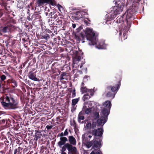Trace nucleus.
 I'll use <instances>...</instances> for the list:
<instances>
[{
    "mask_svg": "<svg viewBox=\"0 0 154 154\" xmlns=\"http://www.w3.org/2000/svg\"><path fill=\"white\" fill-rule=\"evenodd\" d=\"M84 119V117L83 115H78V121L79 122H81V120H83Z\"/></svg>",
    "mask_w": 154,
    "mask_h": 154,
    "instance_id": "obj_38",
    "label": "nucleus"
},
{
    "mask_svg": "<svg viewBox=\"0 0 154 154\" xmlns=\"http://www.w3.org/2000/svg\"><path fill=\"white\" fill-rule=\"evenodd\" d=\"M103 105L104 107H106L107 108V109H109V110H110V109L111 107V101L109 100L106 101Z\"/></svg>",
    "mask_w": 154,
    "mask_h": 154,
    "instance_id": "obj_21",
    "label": "nucleus"
},
{
    "mask_svg": "<svg viewBox=\"0 0 154 154\" xmlns=\"http://www.w3.org/2000/svg\"><path fill=\"white\" fill-rule=\"evenodd\" d=\"M89 90V89L87 88L86 87L82 88H80L81 92L82 94L88 92Z\"/></svg>",
    "mask_w": 154,
    "mask_h": 154,
    "instance_id": "obj_33",
    "label": "nucleus"
},
{
    "mask_svg": "<svg viewBox=\"0 0 154 154\" xmlns=\"http://www.w3.org/2000/svg\"><path fill=\"white\" fill-rule=\"evenodd\" d=\"M133 14V12L131 9H128L125 13L123 15V16L125 17V21L127 23V27L129 28L131 25V21L130 19L131 18Z\"/></svg>",
    "mask_w": 154,
    "mask_h": 154,
    "instance_id": "obj_5",
    "label": "nucleus"
},
{
    "mask_svg": "<svg viewBox=\"0 0 154 154\" xmlns=\"http://www.w3.org/2000/svg\"><path fill=\"white\" fill-rule=\"evenodd\" d=\"M85 87L84 83L83 82H82L81 84V87L80 88H82Z\"/></svg>",
    "mask_w": 154,
    "mask_h": 154,
    "instance_id": "obj_58",
    "label": "nucleus"
},
{
    "mask_svg": "<svg viewBox=\"0 0 154 154\" xmlns=\"http://www.w3.org/2000/svg\"><path fill=\"white\" fill-rule=\"evenodd\" d=\"M85 114V113L84 110H83V108L82 111H81L79 113V115H82Z\"/></svg>",
    "mask_w": 154,
    "mask_h": 154,
    "instance_id": "obj_51",
    "label": "nucleus"
},
{
    "mask_svg": "<svg viewBox=\"0 0 154 154\" xmlns=\"http://www.w3.org/2000/svg\"><path fill=\"white\" fill-rule=\"evenodd\" d=\"M72 97L73 98L75 97L76 96L75 89L74 88L72 92Z\"/></svg>",
    "mask_w": 154,
    "mask_h": 154,
    "instance_id": "obj_48",
    "label": "nucleus"
},
{
    "mask_svg": "<svg viewBox=\"0 0 154 154\" xmlns=\"http://www.w3.org/2000/svg\"><path fill=\"white\" fill-rule=\"evenodd\" d=\"M83 54L82 51H75L74 52V56L73 57V61L74 63H75V62L79 61L81 60Z\"/></svg>",
    "mask_w": 154,
    "mask_h": 154,
    "instance_id": "obj_9",
    "label": "nucleus"
},
{
    "mask_svg": "<svg viewBox=\"0 0 154 154\" xmlns=\"http://www.w3.org/2000/svg\"><path fill=\"white\" fill-rule=\"evenodd\" d=\"M54 35V34L52 33L49 29H44L42 30V33L40 34V36L42 37V38L48 41L50 38V35Z\"/></svg>",
    "mask_w": 154,
    "mask_h": 154,
    "instance_id": "obj_7",
    "label": "nucleus"
},
{
    "mask_svg": "<svg viewBox=\"0 0 154 154\" xmlns=\"http://www.w3.org/2000/svg\"><path fill=\"white\" fill-rule=\"evenodd\" d=\"M5 151L4 150H1L0 151V154H5Z\"/></svg>",
    "mask_w": 154,
    "mask_h": 154,
    "instance_id": "obj_63",
    "label": "nucleus"
},
{
    "mask_svg": "<svg viewBox=\"0 0 154 154\" xmlns=\"http://www.w3.org/2000/svg\"><path fill=\"white\" fill-rule=\"evenodd\" d=\"M60 40V36H58V37H57L56 38H54L53 42L54 43V44H56V43H57V41L58 40Z\"/></svg>",
    "mask_w": 154,
    "mask_h": 154,
    "instance_id": "obj_43",
    "label": "nucleus"
},
{
    "mask_svg": "<svg viewBox=\"0 0 154 154\" xmlns=\"http://www.w3.org/2000/svg\"><path fill=\"white\" fill-rule=\"evenodd\" d=\"M6 0H0V4H2L3 5H4V2Z\"/></svg>",
    "mask_w": 154,
    "mask_h": 154,
    "instance_id": "obj_59",
    "label": "nucleus"
},
{
    "mask_svg": "<svg viewBox=\"0 0 154 154\" xmlns=\"http://www.w3.org/2000/svg\"><path fill=\"white\" fill-rule=\"evenodd\" d=\"M11 120L9 119H6V121L5 122V128H7L9 127L11 125Z\"/></svg>",
    "mask_w": 154,
    "mask_h": 154,
    "instance_id": "obj_32",
    "label": "nucleus"
},
{
    "mask_svg": "<svg viewBox=\"0 0 154 154\" xmlns=\"http://www.w3.org/2000/svg\"><path fill=\"white\" fill-rule=\"evenodd\" d=\"M96 126L97 122H93L91 124V128L93 129H94L96 127Z\"/></svg>",
    "mask_w": 154,
    "mask_h": 154,
    "instance_id": "obj_45",
    "label": "nucleus"
},
{
    "mask_svg": "<svg viewBox=\"0 0 154 154\" xmlns=\"http://www.w3.org/2000/svg\"><path fill=\"white\" fill-rule=\"evenodd\" d=\"M8 22L9 23L8 24H15L16 23V20L13 19H11L9 20Z\"/></svg>",
    "mask_w": 154,
    "mask_h": 154,
    "instance_id": "obj_46",
    "label": "nucleus"
},
{
    "mask_svg": "<svg viewBox=\"0 0 154 154\" xmlns=\"http://www.w3.org/2000/svg\"><path fill=\"white\" fill-rule=\"evenodd\" d=\"M66 150L65 149H61V154H67L65 152Z\"/></svg>",
    "mask_w": 154,
    "mask_h": 154,
    "instance_id": "obj_57",
    "label": "nucleus"
},
{
    "mask_svg": "<svg viewBox=\"0 0 154 154\" xmlns=\"http://www.w3.org/2000/svg\"><path fill=\"white\" fill-rule=\"evenodd\" d=\"M2 57V58L0 57V65L3 66L6 64L5 63L6 60L4 59V56Z\"/></svg>",
    "mask_w": 154,
    "mask_h": 154,
    "instance_id": "obj_31",
    "label": "nucleus"
},
{
    "mask_svg": "<svg viewBox=\"0 0 154 154\" xmlns=\"http://www.w3.org/2000/svg\"><path fill=\"white\" fill-rule=\"evenodd\" d=\"M64 133L63 132L59 134V136L60 137V138L66 137H64Z\"/></svg>",
    "mask_w": 154,
    "mask_h": 154,
    "instance_id": "obj_56",
    "label": "nucleus"
},
{
    "mask_svg": "<svg viewBox=\"0 0 154 154\" xmlns=\"http://www.w3.org/2000/svg\"><path fill=\"white\" fill-rule=\"evenodd\" d=\"M11 82V86L13 88H15L17 86V83L14 79H12Z\"/></svg>",
    "mask_w": 154,
    "mask_h": 154,
    "instance_id": "obj_29",
    "label": "nucleus"
},
{
    "mask_svg": "<svg viewBox=\"0 0 154 154\" xmlns=\"http://www.w3.org/2000/svg\"><path fill=\"white\" fill-rule=\"evenodd\" d=\"M103 132V129L101 128H98L97 129H94L92 130V134L93 135H94V137H98V139L100 137L102 138V135Z\"/></svg>",
    "mask_w": 154,
    "mask_h": 154,
    "instance_id": "obj_11",
    "label": "nucleus"
},
{
    "mask_svg": "<svg viewBox=\"0 0 154 154\" xmlns=\"http://www.w3.org/2000/svg\"><path fill=\"white\" fill-rule=\"evenodd\" d=\"M116 94V93H114L113 92V93L109 92L106 94V96L107 97H112L113 98L114 97Z\"/></svg>",
    "mask_w": 154,
    "mask_h": 154,
    "instance_id": "obj_27",
    "label": "nucleus"
},
{
    "mask_svg": "<svg viewBox=\"0 0 154 154\" xmlns=\"http://www.w3.org/2000/svg\"><path fill=\"white\" fill-rule=\"evenodd\" d=\"M56 21L57 22V23H58L59 24H61V23H62V20H59L58 19H57L56 20Z\"/></svg>",
    "mask_w": 154,
    "mask_h": 154,
    "instance_id": "obj_54",
    "label": "nucleus"
},
{
    "mask_svg": "<svg viewBox=\"0 0 154 154\" xmlns=\"http://www.w3.org/2000/svg\"><path fill=\"white\" fill-rule=\"evenodd\" d=\"M28 77L29 79L35 81H39L40 80L36 77V72H34L33 69L29 72Z\"/></svg>",
    "mask_w": 154,
    "mask_h": 154,
    "instance_id": "obj_16",
    "label": "nucleus"
},
{
    "mask_svg": "<svg viewBox=\"0 0 154 154\" xmlns=\"http://www.w3.org/2000/svg\"><path fill=\"white\" fill-rule=\"evenodd\" d=\"M110 110L109 109L106 108H103L102 110L101 116L105 118L106 117L107 118L108 115L109 113Z\"/></svg>",
    "mask_w": 154,
    "mask_h": 154,
    "instance_id": "obj_19",
    "label": "nucleus"
},
{
    "mask_svg": "<svg viewBox=\"0 0 154 154\" xmlns=\"http://www.w3.org/2000/svg\"><path fill=\"white\" fill-rule=\"evenodd\" d=\"M94 91L93 89H89V90L88 91V92L90 93V94L91 96H93L94 95Z\"/></svg>",
    "mask_w": 154,
    "mask_h": 154,
    "instance_id": "obj_47",
    "label": "nucleus"
},
{
    "mask_svg": "<svg viewBox=\"0 0 154 154\" xmlns=\"http://www.w3.org/2000/svg\"><path fill=\"white\" fill-rule=\"evenodd\" d=\"M86 128L87 129H90L91 128V124L90 122H87L86 125Z\"/></svg>",
    "mask_w": 154,
    "mask_h": 154,
    "instance_id": "obj_41",
    "label": "nucleus"
},
{
    "mask_svg": "<svg viewBox=\"0 0 154 154\" xmlns=\"http://www.w3.org/2000/svg\"><path fill=\"white\" fill-rule=\"evenodd\" d=\"M67 149L68 154H79L77 148L75 146L69 147Z\"/></svg>",
    "mask_w": 154,
    "mask_h": 154,
    "instance_id": "obj_17",
    "label": "nucleus"
},
{
    "mask_svg": "<svg viewBox=\"0 0 154 154\" xmlns=\"http://www.w3.org/2000/svg\"><path fill=\"white\" fill-rule=\"evenodd\" d=\"M83 110H84L85 114H88L91 112V108L90 107L87 108L86 106H83Z\"/></svg>",
    "mask_w": 154,
    "mask_h": 154,
    "instance_id": "obj_24",
    "label": "nucleus"
},
{
    "mask_svg": "<svg viewBox=\"0 0 154 154\" xmlns=\"http://www.w3.org/2000/svg\"><path fill=\"white\" fill-rule=\"evenodd\" d=\"M93 140L91 141L87 142L86 144V146L88 148L91 147V146H93Z\"/></svg>",
    "mask_w": 154,
    "mask_h": 154,
    "instance_id": "obj_36",
    "label": "nucleus"
},
{
    "mask_svg": "<svg viewBox=\"0 0 154 154\" xmlns=\"http://www.w3.org/2000/svg\"><path fill=\"white\" fill-rule=\"evenodd\" d=\"M6 136L7 137V139L9 140L10 141V145L11 144L12 142L13 141V139L16 140L15 137H16V134L15 133H14L13 132L11 131H8L7 133H6Z\"/></svg>",
    "mask_w": 154,
    "mask_h": 154,
    "instance_id": "obj_14",
    "label": "nucleus"
},
{
    "mask_svg": "<svg viewBox=\"0 0 154 154\" xmlns=\"http://www.w3.org/2000/svg\"><path fill=\"white\" fill-rule=\"evenodd\" d=\"M33 131H29V133H28V135L29 136H32L33 135Z\"/></svg>",
    "mask_w": 154,
    "mask_h": 154,
    "instance_id": "obj_55",
    "label": "nucleus"
},
{
    "mask_svg": "<svg viewBox=\"0 0 154 154\" xmlns=\"http://www.w3.org/2000/svg\"><path fill=\"white\" fill-rule=\"evenodd\" d=\"M66 74L67 73L65 72H62L60 76V80H63V79H65L66 77L67 76Z\"/></svg>",
    "mask_w": 154,
    "mask_h": 154,
    "instance_id": "obj_28",
    "label": "nucleus"
},
{
    "mask_svg": "<svg viewBox=\"0 0 154 154\" xmlns=\"http://www.w3.org/2000/svg\"><path fill=\"white\" fill-rule=\"evenodd\" d=\"M102 140V138L100 137L98 139V137H94L93 140V145L92 149L95 148H100L101 146V142Z\"/></svg>",
    "mask_w": 154,
    "mask_h": 154,
    "instance_id": "obj_8",
    "label": "nucleus"
},
{
    "mask_svg": "<svg viewBox=\"0 0 154 154\" xmlns=\"http://www.w3.org/2000/svg\"><path fill=\"white\" fill-rule=\"evenodd\" d=\"M94 119H97L99 118V113L98 112H95L94 116Z\"/></svg>",
    "mask_w": 154,
    "mask_h": 154,
    "instance_id": "obj_44",
    "label": "nucleus"
},
{
    "mask_svg": "<svg viewBox=\"0 0 154 154\" xmlns=\"http://www.w3.org/2000/svg\"><path fill=\"white\" fill-rule=\"evenodd\" d=\"M68 141L69 143H67L66 144L69 147L73 146H75L76 143V141L75 139L73 136H69L68 137Z\"/></svg>",
    "mask_w": 154,
    "mask_h": 154,
    "instance_id": "obj_13",
    "label": "nucleus"
},
{
    "mask_svg": "<svg viewBox=\"0 0 154 154\" xmlns=\"http://www.w3.org/2000/svg\"><path fill=\"white\" fill-rule=\"evenodd\" d=\"M14 28V26L11 24H8L4 27L1 30L3 33H6L11 32L12 29Z\"/></svg>",
    "mask_w": 154,
    "mask_h": 154,
    "instance_id": "obj_15",
    "label": "nucleus"
},
{
    "mask_svg": "<svg viewBox=\"0 0 154 154\" xmlns=\"http://www.w3.org/2000/svg\"><path fill=\"white\" fill-rule=\"evenodd\" d=\"M4 5H2V4H0L1 6L2 7V8L4 9L7 12H6L9 13L11 12V10L10 8V7L9 6H7V3L6 2V1L4 2Z\"/></svg>",
    "mask_w": 154,
    "mask_h": 154,
    "instance_id": "obj_20",
    "label": "nucleus"
},
{
    "mask_svg": "<svg viewBox=\"0 0 154 154\" xmlns=\"http://www.w3.org/2000/svg\"><path fill=\"white\" fill-rule=\"evenodd\" d=\"M35 135L39 139L42 136V134L40 132H37L35 133Z\"/></svg>",
    "mask_w": 154,
    "mask_h": 154,
    "instance_id": "obj_40",
    "label": "nucleus"
},
{
    "mask_svg": "<svg viewBox=\"0 0 154 154\" xmlns=\"http://www.w3.org/2000/svg\"><path fill=\"white\" fill-rule=\"evenodd\" d=\"M116 78H117L116 81L117 82L116 84L112 86H107L106 88V90L109 91L111 90L112 92L114 93H115L116 94L120 86L122 78L121 76L118 75L116 76Z\"/></svg>",
    "mask_w": 154,
    "mask_h": 154,
    "instance_id": "obj_4",
    "label": "nucleus"
},
{
    "mask_svg": "<svg viewBox=\"0 0 154 154\" xmlns=\"http://www.w3.org/2000/svg\"><path fill=\"white\" fill-rule=\"evenodd\" d=\"M0 139L2 142H4L6 146H8L10 145V142L7 139L6 133L5 132L3 131L1 133Z\"/></svg>",
    "mask_w": 154,
    "mask_h": 154,
    "instance_id": "obj_12",
    "label": "nucleus"
},
{
    "mask_svg": "<svg viewBox=\"0 0 154 154\" xmlns=\"http://www.w3.org/2000/svg\"><path fill=\"white\" fill-rule=\"evenodd\" d=\"M117 3L118 5L116 7H114V9L115 11L113 13L111 14H108L106 15V16L107 17V20L106 22V24H108L107 23L109 21L113 20L116 17L117 15L120 14L123 10V7L125 6V0H119Z\"/></svg>",
    "mask_w": 154,
    "mask_h": 154,
    "instance_id": "obj_3",
    "label": "nucleus"
},
{
    "mask_svg": "<svg viewBox=\"0 0 154 154\" xmlns=\"http://www.w3.org/2000/svg\"><path fill=\"white\" fill-rule=\"evenodd\" d=\"M11 79H8L7 80V82L8 84L9 85L10 83H11Z\"/></svg>",
    "mask_w": 154,
    "mask_h": 154,
    "instance_id": "obj_64",
    "label": "nucleus"
},
{
    "mask_svg": "<svg viewBox=\"0 0 154 154\" xmlns=\"http://www.w3.org/2000/svg\"><path fill=\"white\" fill-rule=\"evenodd\" d=\"M87 19L86 20L85 19L84 20V22L86 24V25L87 26H90L91 24V20H89V18H86Z\"/></svg>",
    "mask_w": 154,
    "mask_h": 154,
    "instance_id": "obj_34",
    "label": "nucleus"
},
{
    "mask_svg": "<svg viewBox=\"0 0 154 154\" xmlns=\"http://www.w3.org/2000/svg\"><path fill=\"white\" fill-rule=\"evenodd\" d=\"M23 149V148L20 146L15 149L14 150V154H21Z\"/></svg>",
    "mask_w": 154,
    "mask_h": 154,
    "instance_id": "obj_22",
    "label": "nucleus"
},
{
    "mask_svg": "<svg viewBox=\"0 0 154 154\" xmlns=\"http://www.w3.org/2000/svg\"><path fill=\"white\" fill-rule=\"evenodd\" d=\"M7 119H4L0 122V124H5V123Z\"/></svg>",
    "mask_w": 154,
    "mask_h": 154,
    "instance_id": "obj_52",
    "label": "nucleus"
},
{
    "mask_svg": "<svg viewBox=\"0 0 154 154\" xmlns=\"http://www.w3.org/2000/svg\"><path fill=\"white\" fill-rule=\"evenodd\" d=\"M68 141V139L66 137L60 138V140L57 143V146L61 148V149L66 150L69 147L68 146L66 145L67 143H66Z\"/></svg>",
    "mask_w": 154,
    "mask_h": 154,
    "instance_id": "obj_6",
    "label": "nucleus"
},
{
    "mask_svg": "<svg viewBox=\"0 0 154 154\" xmlns=\"http://www.w3.org/2000/svg\"><path fill=\"white\" fill-rule=\"evenodd\" d=\"M87 15L86 13L83 11H78L74 14V16L72 17L74 19L76 20H79L81 18L86 17L85 15Z\"/></svg>",
    "mask_w": 154,
    "mask_h": 154,
    "instance_id": "obj_10",
    "label": "nucleus"
},
{
    "mask_svg": "<svg viewBox=\"0 0 154 154\" xmlns=\"http://www.w3.org/2000/svg\"><path fill=\"white\" fill-rule=\"evenodd\" d=\"M79 100V97L72 99V105L74 106L77 103Z\"/></svg>",
    "mask_w": 154,
    "mask_h": 154,
    "instance_id": "obj_30",
    "label": "nucleus"
},
{
    "mask_svg": "<svg viewBox=\"0 0 154 154\" xmlns=\"http://www.w3.org/2000/svg\"><path fill=\"white\" fill-rule=\"evenodd\" d=\"M23 154H33V151H29V152H27L28 149H24L23 150Z\"/></svg>",
    "mask_w": 154,
    "mask_h": 154,
    "instance_id": "obj_37",
    "label": "nucleus"
},
{
    "mask_svg": "<svg viewBox=\"0 0 154 154\" xmlns=\"http://www.w3.org/2000/svg\"><path fill=\"white\" fill-rule=\"evenodd\" d=\"M35 137L34 138V139L33 140H33V141H35V142H37V140L38 138H37V137H36L35 135Z\"/></svg>",
    "mask_w": 154,
    "mask_h": 154,
    "instance_id": "obj_61",
    "label": "nucleus"
},
{
    "mask_svg": "<svg viewBox=\"0 0 154 154\" xmlns=\"http://www.w3.org/2000/svg\"><path fill=\"white\" fill-rule=\"evenodd\" d=\"M53 126L52 125H47L46 126L45 130L48 132L49 131V130L52 128Z\"/></svg>",
    "mask_w": 154,
    "mask_h": 154,
    "instance_id": "obj_39",
    "label": "nucleus"
},
{
    "mask_svg": "<svg viewBox=\"0 0 154 154\" xmlns=\"http://www.w3.org/2000/svg\"><path fill=\"white\" fill-rule=\"evenodd\" d=\"M61 117L59 116L57 117V122H61V119H60V118Z\"/></svg>",
    "mask_w": 154,
    "mask_h": 154,
    "instance_id": "obj_60",
    "label": "nucleus"
},
{
    "mask_svg": "<svg viewBox=\"0 0 154 154\" xmlns=\"http://www.w3.org/2000/svg\"><path fill=\"white\" fill-rule=\"evenodd\" d=\"M30 145L32 146L33 148H35L37 146V142L33 141L32 139L30 141Z\"/></svg>",
    "mask_w": 154,
    "mask_h": 154,
    "instance_id": "obj_26",
    "label": "nucleus"
},
{
    "mask_svg": "<svg viewBox=\"0 0 154 154\" xmlns=\"http://www.w3.org/2000/svg\"><path fill=\"white\" fill-rule=\"evenodd\" d=\"M20 125L19 124H17L16 125H15L13 127L14 130L16 131H17L20 128Z\"/></svg>",
    "mask_w": 154,
    "mask_h": 154,
    "instance_id": "obj_42",
    "label": "nucleus"
},
{
    "mask_svg": "<svg viewBox=\"0 0 154 154\" xmlns=\"http://www.w3.org/2000/svg\"><path fill=\"white\" fill-rule=\"evenodd\" d=\"M69 133L67 129L65 130L64 133V135L65 136H67L68 134Z\"/></svg>",
    "mask_w": 154,
    "mask_h": 154,
    "instance_id": "obj_50",
    "label": "nucleus"
},
{
    "mask_svg": "<svg viewBox=\"0 0 154 154\" xmlns=\"http://www.w3.org/2000/svg\"><path fill=\"white\" fill-rule=\"evenodd\" d=\"M82 29V28L81 27H79L78 28L76 29L77 32H79L80 30Z\"/></svg>",
    "mask_w": 154,
    "mask_h": 154,
    "instance_id": "obj_62",
    "label": "nucleus"
},
{
    "mask_svg": "<svg viewBox=\"0 0 154 154\" xmlns=\"http://www.w3.org/2000/svg\"><path fill=\"white\" fill-rule=\"evenodd\" d=\"M125 20V19L124 17L122 15V16L120 17H117L116 19V22L118 23H121L122 24H123L124 20Z\"/></svg>",
    "mask_w": 154,
    "mask_h": 154,
    "instance_id": "obj_23",
    "label": "nucleus"
},
{
    "mask_svg": "<svg viewBox=\"0 0 154 154\" xmlns=\"http://www.w3.org/2000/svg\"><path fill=\"white\" fill-rule=\"evenodd\" d=\"M107 120V118L105 117V118L100 116V118L98 119L97 121V123L98 126L101 125L102 124L103 125L106 122Z\"/></svg>",
    "mask_w": 154,
    "mask_h": 154,
    "instance_id": "obj_18",
    "label": "nucleus"
},
{
    "mask_svg": "<svg viewBox=\"0 0 154 154\" xmlns=\"http://www.w3.org/2000/svg\"><path fill=\"white\" fill-rule=\"evenodd\" d=\"M17 141H16V143L17 144H19V145H20L22 143V140L21 141L20 140H19V139H17Z\"/></svg>",
    "mask_w": 154,
    "mask_h": 154,
    "instance_id": "obj_53",
    "label": "nucleus"
},
{
    "mask_svg": "<svg viewBox=\"0 0 154 154\" xmlns=\"http://www.w3.org/2000/svg\"><path fill=\"white\" fill-rule=\"evenodd\" d=\"M2 107L7 110H15L19 108V102L13 96L10 94H5L0 98Z\"/></svg>",
    "mask_w": 154,
    "mask_h": 154,
    "instance_id": "obj_2",
    "label": "nucleus"
},
{
    "mask_svg": "<svg viewBox=\"0 0 154 154\" xmlns=\"http://www.w3.org/2000/svg\"><path fill=\"white\" fill-rule=\"evenodd\" d=\"M6 76L4 75H1L0 74V81L1 82L4 81L6 79Z\"/></svg>",
    "mask_w": 154,
    "mask_h": 154,
    "instance_id": "obj_35",
    "label": "nucleus"
},
{
    "mask_svg": "<svg viewBox=\"0 0 154 154\" xmlns=\"http://www.w3.org/2000/svg\"><path fill=\"white\" fill-rule=\"evenodd\" d=\"M85 35H84L82 34L81 33V37H79L77 36V38L79 40H82V43L85 42L84 41L85 38H86L87 40H88L90 42L89 44L90 45H96V46L98 49H103L104 47L105 44L103 41H98L97 37L95 36V33L93 31L92 29L89 28H87L85 32ZM75 36L77 38L76 35Z\"/></svg>",
    "mask_w": 154,
    "mask_h": 154,
    "instance_id": "obj_1",
    "label": "nucleus"
},
{
    "mask_svg": "<svg viewBox=\"0 0 154 154\" xmlns=\"http://www.w3.org/2000/svg\"><path fill=\"white\" fill-rule=\"evenodd\" d=\"M90 77L88 75H85L83 78V81L85 82L87 81L88 80V79H89Z\"/></svg>",
    "mask_w": 154,
    "mask_h": 154,
    "instance_id": "obj_49",
    "label": "nucleus"
},
{
    "mask_svg": "<svg viewBox=\"0 0 154 154\" xmlns=\"http://www.w3.org/2000/svg\"><path fill=\"white\" fill-rule=\"evenodd\" d=\"M91 98V96L88 93L85 94L83 97V100L84 101L88 100Z\"/></svg>",
    "mask_w": 154,
    "mask_h": 154,
    "instance_id": "obj_25",
    "label": "nucleus"
}]
</instances>
